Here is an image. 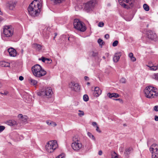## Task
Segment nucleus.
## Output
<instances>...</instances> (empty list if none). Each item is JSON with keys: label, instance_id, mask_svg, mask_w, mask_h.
<instances>
[{"label": "nucleus", "instance_id": "obj_42", "mask_svg": "<svg viewBox=\"0 0 158 158\" xmlns=\"http://www.w3.org/2000/svg\"><path fill=\"white\" fill-rule=\"evenodd\" d=\"M96 131L99 133H101V130L99 129V127L98 126H96Z\"/></svg>", "mask_w": 158, "mask_h": 158}, {"label": "nucleus", "instance_id": "obj_44", "mask_svg": "<svg viewBox=\"0 0 158 158\" xmlns=\"http://www.w3.org/2000/svg\"><path fill=\"white\" fill-rule=\"evenodd\" d=\"M131 60L133 62H134L136 61V59L135 57L133 56V57H132V58H131Z\"/></svg>", "mask_w": 158, "mask_h": 158}, {"label": "nucleus", "instance_id": "obj_3", "mask_svg": "<svg viewBox=\"0 0 158 158\" xmlns=\"http://www.w3.org/2000/svg\"><path fill=\"white\" fill-rule=\"evenodd\" d=\"M37 94V95L40 96L44 98H50L51 97L53 92L50 87H48L41 89Z\"/></svg>", "mask_w": 158, "mask_h": 158}, {"label": "nucleus", "instance_id": "obj_4", "mask_svg": "<svg viewBox=\"0 0 158 158\" xmlns=\"http://www.w3.org/2000/svg\"><path fill=\"white\" fill-rule=\"evenodd\" d=\"M74 28L78 31L84 32L86 29L84 23L78 19H75L73 22Z\"/></svg>", "mask_w": 158, "mask_h": 158}, {"label": "nucleus", "instance_id": "obj_8", "mask_svg": "<svg viewBox=\"0 0 158 158\" xmlns=\"http://www.w3.org/2000/svg\"><path fill=\"white\" fill-rule=\"evenodd\" d=\"M73 142L72 144V147L73 149L76 151H78L80 150L82 147V144L80 141L76 137L73 138Z\"/></svg>", "mask_w": 158, "mask_h": 158}, {"label": "nucleus", "instance_id": "obj_27", "mask_svg": "<svg viewBox=\"0 0 158 158\" xmlns=\"http://www.w3.org/2000/svg\"><path fill=\"white\" fill-rule=\"evenodd\" d=\"M143 8L144 10L146 11H148L149 10V6L146 4H144L143 5Z\"/></svg>", "mask_w": 158, "mask_h": 158}, {"label": "nucleus", "instance_id": "obj_49", "mask_svg": "<svg viewBox=\"0 0 158 158\" xmlns=\"http://www.w3.org/2000/svg\"><path fill=\"white\" fill-rule=\"evenodd\" d=\"M4 20V19L3 18L0 16V23H1L2 21Z\"/></svg>", "mask_w": 158, "mask_h": 158}, {"label": "nucleus", "instance_id": "obj_23", "mask_svg": "<svg viewBox=\"0 0 158 158\" xmlns=\"http://www.w3.org/2000/svg\"><path fill=\"white\" fill-rule=\"evenodd\" d=\"M7 124L10 126H14L16 125V123L14 120H10L7 122Z\"/></svg>", "mask_w": 158, "mask_h": 158}, {"label": "nucleus", "instance_id": "obj_63", "mask_svg": "<svg viewBox=\"0 0 158 158\" xmlns=\"http://www.w3.org/2000/svg\"><path fill=\"white\" fill-rule=\"evenodd\" d=\"M46 61H47V62H46H46H50L49 60H46Z\"/></svg>", "mask_w": 158, "mask_h": 158}, {"label": "nucleus", "instance_id": "obj_12", "mask_svg": "<svg viewBox=\"0 0 158 158\" xmlns=\"http://www.w3.org/2000/svg\"><path fill=\"white\" fill-rule=\"evenodd\" d=\"M148 38L152 40L156 39L157 37L156 35L153 31H148L147 32Z\"/></svg>", "mask_w": 158, "mask_h": 158}, {"label": "nucleus", "instance_id": "obj_59", "mask_svg": "<svg viewBox=\"0 0 158 158\" xmlns=\"http://www.w3.org/2000/svg\"><path fill=\"white\" fill-rule=\"evenodd\" d=\"M21 139H22L23 138V136L22 135H21Z\"/></svg>", "mask_w": 158, "mask_h": 158}, {"label": "nucleus", "instance_id": "obj_37", "mask_svg": "<svg viewBox=\"0 0 158 158\" xmlns=\"http://www.w3.org/2000/svg\"><path fill=\"white\" fill-rule=\"evenodd\" d=\"M5 127L4 126H0V133L2 132L5 129Z\"/></svg>", "mask_w": 158, "mask_h": 158}, {"label": "nucleus", "instance_id": "obj_48", "mask_svg": "<svg viewBox=\"0 0 158 158\" xmlns=\"http://www.w3.org/2000/svg\"><path fill=\"white\" fill-rule=\"evenodd\" d=\"M114 100H118V101H119L120 102H122V99H120V98H118V99H114Z\"/></svg>", "mask_w": 158, "mask_h": 158}, {"label": "nucleus", "instance_id": "obj_40", "mask_svg": "<svg viewBox=\"0 0 158 158\" xmlns=\"http://www.w3.org/2000/svg\"><path fill=\"white\" fill-rule=\"evenodd\" d=\"M128 56L131 59V58L134 56L133 53L132 52L130 53L128 55Z\"/></svg>", "mask_w": 158, "mask_h": 158}, {"label": "nucleus", "instance_id": "obj_55", "mask_svg": "<svg viewBox=\"0 0 158 158\" xmlns=\"http://www.w3.org/2000/svg\"><path fill=\"white\" fill-rule=\"evenodd\" d=\"M112 158H118V157L116 156H113L112 155Z\"/></svg>", "mask_w": 158, "mask_h": 158}, {"label": "nucleus", "instance_id": "obj_9", "mask_svg": "<svg viewBox=\"0 0 158 158\" xmlns=\"http://www.w3.org/2000/svg\"><path fill=\"white\" fill-rule=\"evenodd\" d=\"M158 146L156 144L151 145L150 148V151L152 152V158H158Z\"/></svg>", "mask_w": 158, "mask_h": 158}, {"label": "nucleus", "instance_id": "obj_62", "mask_svg": "<svg viewBox=\"0 0 158 158\" xmlns=\"http://www.w3.org/2000/svg\"><path fill=\"white\" fill-rule=\"evenodd\" d=\"M2 85L1 83L0 82V88L1 87Z\"/></svg>", "mask_w": 158, "mask_h": 158}, {"label": "nucleus", "instance_id": "obj_5", "mask_svg": "<svg viewBox=\"0 0 158 158\" xmlns=\"http://www.w3.org/2000/svg\"><path fill=\"white\" fill-rule=\"evenodd\" d=\"M57 146L56 141H51L47 143L45 148L47 151L48 152H52L54 151Z\"/></svg>", "mask_w": 158, "mask_h": 158}, {"label": "nucleus", "instance_id": "obj_50", "mask_svg": "<svg viewBox=\"0 0 158 158\" xmlns=\"http://www.w3.org/2000/svg\"><path fill=\"white\" fill-rule=\"evenodd\" d=\"M18 117H21V119H23L24 118L23 116L22 115V114H19Z\"/></svg>", "mask_w": 158, "mask_h": 158}, {"label": "nucleus", "instance_id": "obj_33", "mask_svg": "<svg viewBox=\"0 0 158 158\" xmlns=\"http://www.w3.org/2000/svg\"><path fill=\"white\" fill-rule=\"evenodd\" d=\"M78 111L79 112H80V113H79L78 114V115L79 116L81 117L84 115V112L83 111H81V110H79Z\"/></svg>", "mask_w": 158, "mask_h": 158}, {"label": "nucleus", "instance_id": "obj_34", "mask_svg": "<svg viewBox=\"0 0 158 158\" xmlns=\"http://www.w3.org/2000/svg\"><path fill=\"white\" fill-rule=\"evenodd\" d=\"M118 41L117 40L114 41L113 43L112 46L113 47H115L118 45Z\"/></svg>", "mask_w": 158, "mask_h": 158}, {"label": "nucleus", "instance_id": "obj_25", "mask_svg": "<svg viewBox=\"0 0 158 158\" xmlns=\"http://www.w3.org/2000/svg\"><path fill=\"white\" fill-rule=\"evenodd\" d=\"M29 81L31 83V84L33 85H36L37 83V81H36L34 79H32L31 78H29Z\"/></svg>", "mask_w": 158, "mask_h": 158}, {"label": "nucleus", "instance_id": "obj_64", "mask_svg": "<svg viewBox=\"0 0 158 158\" xmlns=\"http://www.w3.org/2000/svg\"><path fill=\"white\" fill-rule=\"evenodd\" d=\"M114 154H116V153H115V152H114Z\"/></svg>", "mask_w": 158, "mask_h": 158}, {"label": "nucleus", "instance_id": "obj_43", "mask_svg": "<svg viewBox=\"0 0 158 158\" xmlns=\"http://www.w3.org/2000/svg\"><path fill=\"white\" fill-rule=\"evenodd\" d=\"M110 37L109 35L108 34H107L105 35V38L106 39H108Z\"/></svg>", "mask_w": 158, "mask_h": 158}, {"label": "nucleus", "instance_id": "obj_17", "mask_svg": "<svg viewBox=\"0 0 158 158\" xmlns=\"http://www.w3.org/2000/svg\"><path fill=\"white\" fill-rule=\"evenodd\" d=\"M121 56V53L120 52L115 53L113 58V60L114 62H117L119 60L120 56Z\"/></svg>", "mask_w": 158, "mask_h": 158}, {"label": "nucleus", "instance_id": "obj_2", "mask_svg": "<svg viewBox=\"0 0 158 158\" xmlns=\"http://www.w3.org/2000/svg\"><path fill=\"white\" fill-rule=\"evenodd\" d=\"M156 88L151 86H147L144 91L146 97L148 98H152L157 97L158 93L156 91Z\"/></svg>", "mask_w": 158, "mask_h": 158}, {"label": "nucleus", "instance_id": "obj_41", "mask_svg": "<svg viewBox=\"0 0 158 158\" xmlns=\"http://www.w3.org/2000/svg\"><path fill=\"white\" fill-rule=\"evenodd\" d=\"M154 110L156 111H158V106H156L154 107Z\"/></svg>", "mask_w": 158, "mask_h": 158}, {"label": "nucleus", "instance_id": "obj_10", "mask_svg": "<svg viewBox=\"0 0 158 158\" xmlns=\"http://www.w3.org/2000/svg\"><path fill=\"white\" fill-rule=\"evenodd\" d=\"M134 1V0H118L120 5L125 8H127V6L123 2L128 3L132 7Z\"/></svg>", "mask_w": 158, "mask_h": 158}, {"label": "nucleus", "instance_id": "obj_22", "mask_svg": "<svg viewBox=\"0 0 158 158\" xmlns=\"http://www.w3.org/2000/svg\"><path fill=\"white\" fill-rule=\"evenodd\" d=\"M39 60H41L42 61V62H46V60H49V61H50L49 62H46V63H47L48 64H50L52 63V60L51 59H50L45 58L44 57H41V59H40V58L39 59Z\"/></svg>", "mask_w": 158, "mask_h": 158}, {"label": "nucleus", "instance_id": "obj_21", "mask_svg": "<svg viewBox=\"0 0 158 158\" xmlns=\"http://www.w3.org/2000/svg\"><path fill=\"white\" fill-rule=\"evenodd\" d=\"M32 47L37 50L40 51L41 49L42 46L40 44H38L36 43H34L32 45Z\"/></svg>", "mask_w": 158, "mask_h": 158}, {"label": "nucleus", "instance_id": "obj_46", "mask_svg": "<svg viewBox=\"0 0 158 158\" xmlns=\"http://www.w3.org/2000/svg\"><path fill=\"white\" fill-rule=\"evenodd\" d=\"M92 125L93 126H95L97 125V123L95 122H93Z\"/></svg>", "mask_w": 158, "mask_h": 158}, {"label": "nucleus", "instance_id": "obj_16", "mask_svg": "<svg viewBox=\"0 0 158 158\" xmlns=\"http://www.w3.org/2000/svg\"><path fill=\"white\" fill-rule=\"evenodd\" d=\"M102 93V91L100 90L99 87H95L94 88V94L95 96L98 97Z\"/></svg>", "mask_w": 158, "mask_h": 158}, {"label": "nucleus", "instance_id": "obj_7", "mask_svg": "<svg viewBox=\"0 0 158 158\" xmlns=\"http://www.w3.org/2000/svg\"><path fill=\"white\" fill-rule=\"evenodd\" d=\"M96 3L97 0L89 1L84 4V9L87 12L92 10Z\"/></svg>", "mask_w": 158, "mask_h": 158}, {"label": "nucleus", "instance_id": "obj_47", "mask_svg": "<svg viewBox=\"0 0 158 158\" xmlns=\"http://www.w3.org/2000/svg\"><path fill=\"white\" fill-rule=\"evenodd\" d=\"M155 120L156 121H158V116L157 115H155Z\"/></svg>", "mask_w": 158, "mask_h": 158}, {"label": "nucleus", "instance_id": "obj_24", "mask_svg": "<svg viewBox=\"0 0 158 158\" xmlns=\"http://www.w3.org/2000/svg\"><path fill=\"white\" fill-rule=\"evenodd\" d=\"M46 123L49 126H56L57 124H56L53 122V121H46Z\"/></svg>", "mask_w": 158, "mask_h": 158}, {"label": "nucleus", "instance_id": "obj_53", "mask_svg": "<svg viewBox=\"0 0 158 158\" xmlns=\"http://www.w3.org/2000/svg\"><path fill=\"white\" fill-rule=\"evenodd\" d=\"M23 118H24L23 119H22V120H23L24 122H26L27 120L26 118L24 117Z\"/></svg>", "mask_w": 158, "mask_h": 158}, {"label": "nucleus", "instance_id": "obj_11", "mask_svg": "<svg viewBox=\"0 0 158 158\" xmlns=\"http://www.w3.org/2000/svg\"><path fill=\"white\" fill-rule=\"evenodd\" d=\"M69 86L72 90L75 91H78L80 89V87L79 84L74 82H71L69 84Z\"/></svg>", "mask_w": 158, "mask_h": 158}, {"label": "nucleus", "instance_id": "obj_18", "mask_svg": "<svg viewBox=\"0 0 158 158\" xmlns=\"http://www.w3.org/2000/svg\"><path fill=\"white\" fill-rule=\"evenodd\" d=\"M7 6L10 10H13L15 8L16 4L14 2H10L7 4Z\"/></svg>", "mask_w": 158, "mask_h": 158}, {"label": "nucleus", "instance_id": "obj_56", "mask_svg": "<svg viewBox=\"0 0 158 158\" xmlns=\"http://www.w3.org/2000/svg\"><path fill=\"white\" fill-rule=\"evenodd\" d=\"M55 36L54 37V40L55 38L56 37V36L57 35V33H55Z\"/></svg>", "mask_w": 158, "mask_h": 158}, {"label": "nucleus", "instance_id": "obj_57", "mask_svg": "<svg viewBox=\"0 0 158 158\" xmlns=\"http://www.w3.org/2000/svg\"><path fill=\"white\" fill-rule=\"evenodd\" d=\"M23 49H22L21 50V52H22V53H23Z\"/></svg>", "mask_w": 158, "mask_h": 158}, {"label": "nucleus", "instance_id": "obj_36", "mask_svg": "<svg viewBox=\"0 0 158 158\" xmlns=\"http://www.w3.org/2000/svg\"><path fill=\"white\" fill-rule=\"evenodd\" d=\"M120 82L122 83H125L126 82V79L124 78H122L120 80Z\"/></svg>", "mask_w": 158, "mask_h": 158}, {"label": "nucleus", "instance_id": "obj_29", "mask_svg": "<svg viewBox=\"0 0 158 158\" xmlns=\"http://www.w3.org/2000/svg\"><path fill=\"white\" fill-rule=\"evenodd\" d=\"M131 148H127L125 150L124 153L128 155L130 153V152L131 151Z\"/></svg>", "mask_w": 158, "mask_h": 158}, {"label": "nucleus", "instance_id": "obj_6", "mask_svg": "<svg viewBox=\"0 0 158 158\" xmlns=\"http://www.w3.org/2000/svg\"><path fill=\"white\" fill-rule=\"evenodd\" d=\"M14 28L11 25L5 26L3 28V33L6 37H10L13 34Z\"/></svg>", "mask_w": 158, "mask_h": 158}, {"label": "nucleus", "instance_id": "obj_30", "mask_svg": "<svg viewBox=\"0 0 158 158\" xmlns=\"http://www.w3.org/2000/svg\"><path fill=\"white\" fill-rule=\"evenodd\" d=\"M158 68V65L157 66H153L150 67V69L152 70H156Z\"/></svg>", "mask_w": 158, "mask_h": 158}, {"label": "nucleus", "instance_id": "obj_35", "mask_svg": "<svg viewBox=\"0 0 158 158\" xmlns=\"http://www.w3.org/2000/svg\"><path fill=\"white\" fill-rule=\"evenodd\" d=\"M104 23L102 22H100L98 24V26L100 27H103L104 25Z\"/></svg>", "mask_w": 158, "mask_h": 158}, {"label": "nucleus", "instance_id": "obj_51", "mask_svg": "<svg viewBox=\"0 0 158 158\" xmlns=\"http://www.w3.org/2000/svg\"><path fill=\"white\" fill-rule=\"evenodd\" d=\"M102 151L101 150L99 151L98 152V154L99 155H101L102 154Z\"/></svg>", "mask_w": 158, "mask_h": 158}, {"label": "nucleus", "instance_id": "obj_19", "mask_svg": "<svg viewBox=\"0 0 158 158\" xmlns=\"http://www.w3.org/2000/svg\"><path fill=\"white\" fill-rule=\"evenodd\" d=\"M107 95L110 98L112 97L116 98L119 97V95L118 94L115 93H108L107 94Z\"/></svg>", "mask_w": 158, "mask_h": 158}, {"label": "nucleus", "instance_id": "obj_52", "mask_svg": "<svg viewBox=\"0 0 158 158\" xmlns=\"http://www.w3.org/2000/svg\"><path fill=\"white\" fill-rule=\"evenodd\" d=\"M84 79L85 80L88 81L89 80V77L87 76H85L84 77Z\"/></svg>", "mask_w": 158, "mask_h": 158}, {"label": "nucleus", "instance_id": "obj_15", "mask_svg": "<svg viewBox=\"0 0 158 158\" xmlns=\"http://www.w3.org/2000/svg\"><path fill=\"white\" fill-rule=\"evenodd\" d=\"M8 51L10 56L15 57L16 56L17 52L16 50L13 48H9Z\"/></svg>", "mask_w": 158, "mask_h": 158}, {"label": "nucleus", "instance_id": "obj_20", "mask_svg": "<svg viewBox=\"0 0 158 158\" xmlns=\"http://www.w3.org/2000/svg\"><path fill=\"white\" fill-rule=\"evenodd\" d=\"M10 64L5 61H0V65L2 67H9L10 66Z\"/></svg>", "mask_w": 158, "mask_h": 158}, {"label": "nucleus", "instance_id": "obj_26", "mask_svg": "<svg viewBox=\"0 0 158 158\" xmlns=\"http://www.w3.org/2000/svg\"><path fill=\"white\" fill-rule=\"evenodd\" d=\"M87 135L90 138L92 139V140L94 141L95 140V137L91 133L89 132H88Z\"/></svg>", "mask_w": 158, "mask_h": 158}, {"label": "nucleus", "instance_id": "obj_45", "mask_svg": "<svg viewBox=\"0 0 158 158\" xmlns=\"http://www.w3.org/2000/svg\"><path fill=\"white\" fill-rule=\"evenodd\" d=\"M19 79L20 81H22L23 80L24 78L22 76H20L19 77Z\"/></svg>", "mask_w": 158, "mask_h": 158}, {"label": "nucleus", "instance_id": "obj_38", "mask_svg": "<svg viewBox=\"0 0 158 158\" xmlns=\"http://www.w3.org/2000/svg\"><path fill=\"white\" fill-rule=\"evenodd\" d=\"M64 156V154L63 153L61 154L56 157V158H62Z\"/></svg>", "mask_w": 158, "mask_h": 158}, {"label": "nucleus", "instance_id": "obj_61", "mask_svg": "<svg viewBox=\"0 0 158 158\" xmlns=\"http://www.w3.org/2000/svg\"><path fill=\"white\" fill-rule=\"evenodd\" d=\"M102 58H103L104 59H105V58H105V56H103L102 57Z\"/></svg>", "mask_w": 158, "mask_h": 158}, {"label": "nucleus", "instance_id": "obj_14", "mask_svg": "<svg viewBox=\"0 0 158 158\" xmlns=\"http://www.w3.org/2000/svg\"><path fill=\"white\" fill-rule=\"evenodd\" d=\"M46 72L42 68L41 70H40V71H39L38 72H37L36 73V74H34V75L36 77H39L44 76L46 74Z\"/></svg>", "mask_w": 158, "mask_h": 158}, {"label": "nucleus", "instance_id": "obj_31", "mask_svg": "<svg viewBox=\"0 0 158 158\" xmlns=\"http://www.w3.org/2000/svg\"><path fill=\"white\" fill-rule=\"evenodd\" d=\"M83 98L85 102H87L89 100V97L86 94H85L83 96Z\"/></svg>", "mask_w": 158, "mask_h": 158}, {"label": "nucleus", "instance_id": "obj_32", "mask_svg": "<svg viewBox=\"0 0 158 158\" xmlns=\"http://www.w3.org/2000/svg\"><path fill=\"white\" fill-rule=\"evenodd\" d=\"M98 42L100 45H103V40L101 39H99L98 40Z\"/></svg>", "mask_w": 158, "mask_h": 158}, {"label": "nucleus", "instance_id": "obj_54", "mask_svg": "<svg viewBox=\"0 0 158 158\" xmlns=\"http://www.w3.org/2000/svg\"><path fill=\"white\" fill-rule=\"evenodd\" d=\"M8 93V92H4V93H1V94H3V95H6Z\"/></svg>", "mask_w": 158, "mask_h": 158}, {"label": "nucleus", "instance_id": "obj_28", "mask_svg": "<svg viewBox=\"0 0 158 158\" xmlns=\"http://www.w3.org/2000/svg\"><path fill=\"white\" fill-rule=\"evenodd\" d=\"M153 78L158 81V73H154L152 75Z\"/></svg>", "mask_w": 158, "mask_h": 158}, {"label": "nucleus", "instance_id": "obj_58", "mask_svg": "<svg viewBox=\"0 0 158 158\" xmlns=\"http://www.w3.org/2000/svg\"><path fill=\"white\" fill-rule=\"evenodd\" d=\"M87 85H89L90 84V83L89 82H88L87 83Z\"/></svg>", "mask_w": 158, "mask_h": 158}, {"label": "nucleus", "instance_id": "obj_60", "mask_svg": "<svg viewBox=\"0 0 158 158\" xmlns=\"http://www.w3.org/2000/svg\"><path fill=\"white\" fill-rule=\"evenodd\" d=\"M107 56H108L109 55V54L108 53H107L106 54Z\"/></svg>", "mask_w": 158, "mask_h": 158}, {"label": "nucleus", "instance_id": "obj_1", "mask_svg": "<svg viewBox=\"0 0 158 158\" xmlns=\"http://www.w3.org/2000/svg\"><path fill=\"white\" fill-rule=\"evenodd\" d=\"M41 8L42 5L40 2L37 0H34L29 5L28 10L31 16L36 17L39 15Z\"/></svg>", "mask_w": 158, "mask_h": 158}, {"label": "nucleus", "instance_id": "obj_39", "mask_svg": "<svg viewBox=\"0 0 158 158\" xmlns=\"http://www.w3.org/2000/svg\"><path fill=\"white\" fill-rule=\"evenodd\" d=\"M98 54V53L97 52H92V56L94 57L97 56Z\"/></svg>", "mask_w": 158, "mask_h": 158}, {"label": "nucleus", "instance_id": "obj_13", "mask_svg": "<svg viewBox=\"0 0 158 158\" xmlns=\"http://www.w3.org/2000/svg\"><path fill=\"white\" fill-rule=\"evenodd\" d=\"M41 67L39 64H36L32 67L31 68L32 71L33 75L36 74V73L41 70Z\"/></svg>", "mask_w": 158, "mask_h": 158}]
</instances>
